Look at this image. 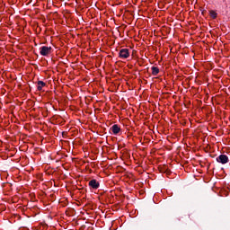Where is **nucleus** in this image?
Returning a JSON list of instances; mask_svg holds the SVG:
<instances>
[{
	"label": "nucleus",
	"mask_w": 230,
	"mask_h": 230,
	"mask_svg": "<svg viewBox=\"0 0 230 230\" xmlns=\"http://www.w3.org/2000/svg\"><path fill=\"white\" fill-rule=\"evenodd\" d=\"M89 186L93 190H98L100 188V183L96 180H92L89 181Z\"/></svg>",
	"instance_id": "4"
},
{
	"label": "nucleus",
	"mask_w": 230,
	"mask_h": 230,
	"mask_svg": "<svg viewBox=\"0 0 230 230\" xmlns=\"http://www.w3.org/2000/svg\"><path fill=\"white\" fill-rule=\"evenodd\" d=\"M119 130L121 129L116 124L111 127V132H113V134H119Z\"/></svg>",
	"instance_id": "5"
},
{
	"label": "nucleus",
	"mask_w": 230,
	"mask_h": 230,
	"mask_svg": "<svg viewBox=\"0 0 230 230\" xmlns=\"http://www.w3.org/2000/svg\"><path fill=\"white\" fill-rule=\"evenodd\" d=\"M152 75H154L155 76H156V75H159V68H157L156 66H152Z\"/></svg>",
	"instance_id": "6"
},
{
	"label": "nucleus",
	"mask_w": 230,
	"mask_h": 230,
	"mask_svg": "<svg viewBox=\"0 0 230 230\" xmlns=\"http://www.w3.org/2000/svg\"><path fill=\"white\" fill-rule=\"evenodd\" d=\"M46 85V83L42 82V81H39L38 82V91H42V87H44Z\"/></svg>",
	"instance_id": "7"
},
{
	"label": "nucleus",
	"mask_w": 230,
	"mask_h": 230,
	"mask_svg": "<svg viewBox=\"0 0 230 230\" xmlns=\"http://www.w3.org/2000/svg\"><path fill=\"white\" fill-rule=\"evenodd\" d=\"M209 13L212 19H217V13L215 11H210Z\"/></svg>",
	"instance_id": "8"
},
{
	"label": "nucleus",
	"mask_w": 230,
	"mask_h": 230,
	"mask_svg": "<svg viewBox=\"0 0 230 230\" xmlns=\"http://www.w3.org/2000/svg\"><path fill=\"white\" fill-rule=\"evenodd\" d=\"M51 49V48L49 47H41L40 49V55H42V57H47V55L49 54V50Z\"/></svg>",
	"instance_id": "3"
},
{
	"label": "nucleus",
	"mask_w": 230,
	"mask_h": 230,
	"mask_svg": "<svg viewBox=\"0 0 230 230\" xmlns=\"http://www.w3.org/2000/svg\"><path fill=\"white\" fill-rule=\"evenodd\" d=\"M119 57L120 58H128V57H130V53L128 52V49H120Z\"/></svg>",
	"instance_id": "2"
},
{
	"label": "nucleus",
	"mask_w": 230,
	"mask_h": 230,
	"mask_svg": "<svg viewBox=\"0 0 230 230\" xmlns=\"http://www.w3.org/2000/svg\"><path fill=\"white\" fill-rule=\"evenodd\" d=\"M217 163H221V164H226L227 163V161H229V158L226 155H220L217 158Z\"/></svg>",
	"instance_id": "1"
}]
</instances>
